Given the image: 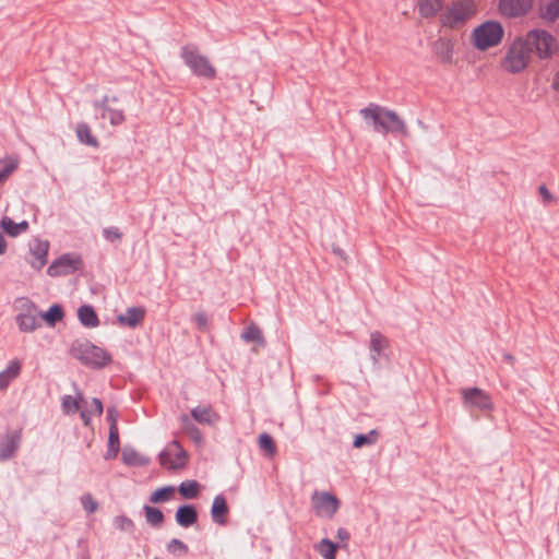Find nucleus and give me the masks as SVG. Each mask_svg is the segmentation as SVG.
<instances>
[{"mask_svg":"<svg viewBox=\"0 0 559 559\" xmlns=\"http://www.w3.org/2000/svg\"><path fill=\"white\" fill-rule=\"evenodd\" d=\"M117 96H104L94 104V107L100 111L102 119H108L111 126H120L126 120L123 109L115 108L110 104L117 103Z\"/></svg>","mask_w":559,"mask_h":559,"instance_id":"15","label":"nucleus"},{"mask_svg":"<svg viewBox=\"0 0 559 559\" xmlns=\"http://www.w3.org/2000/svg\"><path fill=\"white\" fill-rule=\"evenodd\" d=\"M359 114L365 120L371 121L378 132L407 133L405 122L395 111L378 105H370L361 109Z\"/></svg>","mask_w":559,"mask_h":559,"instance_id":"1","label":"nucleus"},{"mask_svg":"<svg viewBox=\"0 0 559 559\" xmlns=\"http://www.w3.org/2000/svg\"><path fill=\"white\" fill-rule=\"evenodd\" d=\"M144 511H145V518H146V521L154 525V526H157V525H160L164 521V514L163 512L157 509V508H154V507H148V506H145L144 507Z\"/></svg>","mask_w":559,"mask_h":559,"instance_id":"38","label":"nucleus"},{"mask_svg":"<svg viewBox=\"0 0 559 559\" xmlns=\"http://www.w3.org/2000/svg\"><path fill=\"white\" fill-rule=\"evenodd\" d=\"M145 311L140 307L129 308L124 314L118 316L117 320L121 325L129 328L138 326L144 319Z\"/></svg>","mask_w":559,"mask_h":559,"instance_id":"21","label":"nucleus"},{"mask_svg":"<svg viewBox=\"0 0 559 559\" xmlns=\"http://www.w3.org/2000/svg\"><path fill=\"white\" fill-rule=\"evenodd\" d=\"M258 445L259 449L270 457H272L276 452V444L273 438L267 433H262L259 436Z\"/></svg>","mask_w":559,"mask_h":559,"instance_id":"34","label":"nucleus"},{"mask_svg":"<svg viewBox=\"0 0 559 559\" xmlns=\"http://www.w3.org/2000/svg\"><path fill=\"white\" fill-rule=\"evenodd\" d=\"M116 526L121 531H129L133 527V523L126 516H118L115 519Z\"/></svg>","mask_w":559,"mask_h":559,"instance_id":"42","label":"nucleus"},{"mask_svg":"<svg viewBox=\"0 0 559 559\" xmlns=\"http://www.w3.org/2000/svg\"><path fill=\"white\" fill-rule=\"evenodd\" d=\"M531 49L540 59H550L559 50L557 38L546 29L536 28L530 31L523 38Z\"/></svg>","mask_w":559,"mask_h":559,"instance_id":"5","label":"nucleus"},{"mask_svg":"<svg viewBox=\"0 0 559 559\" xmlns=\"http://www.w3.org/2000/svg\"><path fill=\"white\" fill-rule=\"evenodd\" d=\"M198 520V513L192 506H182L176 512V522L182 527L193 525Z\"/></svg>","mask_w":559,"mask_h":559,"instance_id":"23","label":"nucleus"},{"mask_svg":"<svg viewBox=\"0 0 559 559\" xmlns=\"http://www.w3.org/2000/svg\"><path fill=\"white\" fill-rule=\"evenodd\" d=\"M503 36L504 28L502 24L495 20H488L472 31L469 41L475 49L486 51L499 46L502 43Z\"/></svg>","mask_w":559,"mask_h":559,"instance_id":"2","label":"nucleus"},{"mask_svg":"<svg viewBox=\"0 0 559 559\" xmlns=\"http://www.w3.org/2000/svg\"><path fill=\"white\" fill-rule=\"evenodd\" d=\"M195 324L200 328V329H205L206 328V324H207V318L205 316V313H202V312H199L194 316L193 318Z\"/></svg>","mask_w":559,"mask_h":559,"instance_id":"48","label":"nucleus"},{"mask_svg":"<svg viewBox=\"0 0 559 559\" xmlns=\"http://www.w3.org/2000/svg\"><path fill=\"white\" fill-rule=\"evenodd\" d=\"M180 55L185 63L195 75L207 80L215 78L216 71L214 67L211 64L207 57L201 55L195 47L185 46Z\"/></svg>","mask_w":559,"mask_h":559,"instance_id":"6","label":"nucleus"},{"mask_svg":"<svg viewBox=\"0 0 559 559\" xmlns=\"http://www.w3.org/2000/svg\"><path fill=\"white\" fill-rule=\"evenodd\" d=\"M19 165L20 157L17 155H9L0 158V185L17 169Z\"/></svg>","mask_w":559,"mask_h":559,"instance_id":"25","label":"nucleus"},{"mask_svg":"<svg viewBox=\"0 0 559 559\" xmlns=\"http://www.w3.org/2000/svg\"><path fill=\"white\" fill-rule=\"evenodd\" d=\"M247 343L252 344L251 350L257 354L265 347L263 333L255 324L251 323L247 326Z\"/></svg>","mask_w":559,"mask_h":559,"instance_id":"24","label":"nucleus"},{"mask_svg":"<svg viewBox=\"0 0 559 559\" xmlns=\"http://www.w3.org/2000/svg\"><path fill=\"white\" fill-rule=\"evenodd\" d=\"M192 417L202 425H215L218 415L210 406H198L191 411Z\"/></svg>","mask_w":559,"mask_h":559,"instance_id":"22","label":"nucleus"},{"mask_svg":"<svg viewBox=\"0 0 559 559\" xmlns=\"http://www.w3.org/2000/svg\"><path fill=\"white\" fill-rule=\"evenodd\" d=\"M175 491H176V488L173 486L158 488L154 492H152V495L150 497V501L153 503L168 501L174 497Z\"/></svg>","mask_w":559,"mask_h":559,"instance_id":"35","label":"nucleus"},{"mask_svg":"<svg viewBox=\"0 0 559 559\" xmlns=\"http://www.w3.org/2000/svg\"><path fill=\"white\" fill-rule=\"evenodd\" d=\"M185 499L197 498L201 491V485L197 480L182 481L178 488Z\"/></svg>","mask_w":559,"mask_h":559,"instance_id":"31","label":"nucleus"},{"mask_svg":"<svg viewBox=\"0 0 559 559\" xmlns=\"http://www.w3.org/2000/svg\"><path fill=\"white\" fill-rule=\"evenodd\" d=\"M80 416L85 426H90L92 416H100L103 413V404L98 399L87 401L83 397L82 407H80Z\"/></svg>","mask_w":559,"mask_h":559,"instance_id":"17","label":"nucleus"},{"mask_svg":"<svg viewBox=\"0 0 559 559\" xmlns=\"http://www.w3.org/2000/svg\"><path fill=\"white\" fill-rule=\"evenodd\" d=\"M16 308L19 313L15 317V322L20 331L32 333L41 325L40 312L31 300L26 298L16 300Z\"/></svg>","mask_w":559,"mask_h":559,"instance_id":"7","label":"nucleus"},{"mask_svg":"<svg viewBox=\"0 0 559 559\" xmlns=\"http://www.w3.org/2000/svg\"><path fill=\"white\" fill-rule=\"evenodd\" d=\"M107 420L109 421L110 427H117L118 412L115 407H109L107 409Z\"/></svg>","mask_w":559,"mask_h":559,"instance_id":"47","label":"nucleus"},{"mask_svg":"<svg viewBox=\"0 0 559 559\" xmlns=\"http://www.w3.org/2000/svg\"><path fill=\"white\" fill-rule=\"evenodd\" d=\"M227 515H228V507H227L226 499L223 496H216L213 500V504L211 508L212 520L215 523L223 525L227 521Z\"/></svg>","mask_w":559,"mask_h":559,"instance_id":"20","label":"nucleus"},{"mask_svg":"<svg viewBox=\"0 0 559 559\" xmlns=\"http://www.w3.org/2000/svg\"><path fill=\"white\" fill-rule=\"evenodd\" d=\"M538 192H539V195L542 197L543 202L545 204H550V203L555 202V197L552 195V193L549 191V189L546 186H544V185L540 186L538 188Z\"/></svg>","mask_w":559,"mask_h":559,"instance_id":"43","label":"nucleus"},{"mask_svg":"<svg viewBox=\"0 0 559 559\" xmlns=\"http://www.w3.org/2000/svg\"><path fill=\"white\" fill-rule=\"evenodd\" d=\"M187 463V453L176 441L166 445L159 454V464L168 469L182 468Z\"/></svg>","mask_w":559,"mask_h":559,"instance_id":"10","label":"nucleus"},{"mask_svg":"<svg viewBox=\"0 0 559 559\" xmlns=\"http://www.w3.org/2000/svg\"><path fill=\"white\" fill-rule=\"evenodd\" d=\"M180 421H181V426H182V429L185 430L186 433L189 435V437L195 442V443H201L202 441V436H201V432L200 430L191 423V420L189 419V417L187 415H182L180 417Z\"/></svg>","mask_w":559,"mask_h":559,"instance_id":"36","label":"nucleus"},{"mask_svg":"<svg viewBox=\"0 0 559 559\" xmlns=\"http://www.w3.org/2000/svg\"><path fill=\"white\" fill-rule=\"evenodd\" d=\"M122 460L128 465H145L148 462L147 459L141 456L134 450H124L122 452Z\"/></svg>","mask_w":559,"mask_h":559,"instance_id":"37","label":"nucleus"},{"mask_svg":"<svg viewBox=\"0 0 559 559\" xmlns=\"http://www.w3.org/2000/svg\"><path fill=\"white\" fill-rule=\"evenodd\" d=\"M538 16L546 23H555L559 17V0H538Z\"/></svg>","mask_w":559,"mask_h":559,"instance_id":"16","label":"nucleus"},{"mask_svg":"<svg viewBox=\"0 0 559 559\" xmlns=\"http://www.w3.org/2000/svg\"><path fill=\"white\" fill-rule=\"evenodd\" d=\"M436 55L442 63L452 62V46L448 40H439L436 43Z\"/></svg>","mask_w":559,"mask_h":559,"instance_id":"33","label":"nucleus"},{"mask_svg":"<svg viewBox=\"0 0 559 559\" xmlns=\"http://www.w3.org/2000/svg\"><path fill=\"white\" fill-rule=\"evenodd\" d=\"M72 356L85 366L103 368L111 362V355L87 340H78L71 346Z\"/></svg>","mask_w":559,"mask_h":559,"instance_id":"3","label":"nucleus"},{"mask_svg":"<svg viewBox=\"0 0 559 559\" xmlns=\"http://www.w3.org/2000/svg\"><path fill=\"white\" fill-rule=\"evenodd\" d=\"M22 364L19 359L11 360L7 368L0 372V391L5 390L10 383L20 376Z\"/></svg>","mask_w":559,"mask_h":559,"instance_id":"18","label":"nucleus"},{"mask_svg":"<svg viewBox=\"0 0 559 559\" xmlns=\"http://www.w3.org/2000/svg\"><path fill=\"white\" fill-rule=\"evenodd\" d=\"M119 452V447H109L108 445V450L105 454V460H112L117 456Z\"/></svg>","mask_w":559,"mask_h":559,"instance_id":"49","label":"nucleus"},{"mask_svg":"<svg viewBox=\"0 0 559 559\" xmlns=\"http://www.w3.org/2000/svg\"><path fill=\"white\" fill-rule=\"evenodd\" d=\"M83 396L79 394L76 397L64 395L61 401V407L64 414L73 415L82 407Z\"/></svg>","mask_w":559,"mask_h":559,"instance_id":"29","label":"nucleus"},{"mask_svg":"<svg viewBox=\"0 0 559 559\" xmlns=\"http://www.w3.org/2000/svg\"><path fill=\"white\" fill-rule=\"evenodd\" d=\"M7 250V241L2 234H0V255L3 254Z\"/></svg>","mask_w":559,"mask_h":559,"instance_id":"51","label":"nucleus"},{"mask_svg":"<svg viewBox=\"0 0 559 559\" xmlns=\"http://www.w3.org/2000/svg\"><path fill=\"white\" fill-rule=\"evenodd\" d=\"M12 452H13V448L8 450V451L0 452V459L4 460V459L10 457Z\"/></svg>","mask_w":559,"mask_h":559,"instance_id":"52","label":"nucleus"},{"mask_svg":"<svg viewBox=\"0 0 559 559\" xmlns=\"http://www.w3.org/2000/svg\"><path fill=\"white\" fill-rule=\"evenodd\" d=\"M75 133H76L78 140L81 143H83L87 146H92V147L99 146V142H98L97 138L92 133V129L87 123H85V122L78 123V126L75 127Z\"/></svg>","mask_w":559,"mask_h":559,"instance_id":"26","label":"nucleus"},{"mask_svg":"<svg viewBox=\"0 0 559 559\" xmlns=\"http://www.w3.org/2000/svg\"><path fill=\"white\" fill-rule=\"evenodd\" d=\"M49 242L39 238H33L28 243V264L36 271H40L47 263Z\"/></svg>","mask_w":559,"mask_h":559,"instance_id":"14","label":"nucleus"},{"mask_svg":"<svg viewBox=\"0 0 559 559\" xmlns=\"http://www.w3.org/2000/svg\"><path fill=\"white\" fill-rule=\"evenodd\" d=\"M531 59V49L527 47V43L522 37H518L508 47L501 60V67L509 73L518 74L528 67Z\"/></svg>","mask_w":559,"mask_h":559,"instance_id":"4","label":"nucleus"},{"mask_svg":"<svg viewBox=\"0 0 559 559\" xmlns=\"http://www.w3.org/2000/svg\"><path fill=\"white\" fill-rule=\"evenodd\" d=\"M104 234H105L106 239H108L110 241H115V240H118L121 238V234L119 233V230L114 227L105 229Z\"/></svg>","mask_w":559,"mask_h":559,"instance_id":"46","label":"nucleus"},{"mask_svg":"<svg viewBox=\"0 0 559 559\" xmlns=\"http://www.w3.org/2000/svg\"><path fill=\"white\" fill-rule=\"evenodd\" d=\"M0 228L10 237H17L28 230V222L15 223L11 217L3 216L0 221Z\"/></svg>","mask_w":559,"mask_h":559,"instance_id":"19","label":"nucleus"},{"mask_svg":"<svg viewBox=\"0 0 559 559\" xmlns=\"http://www.w3.org/2000/svg\"><path fill=\"white\" fill-rule=\"evenodd\" d=\"M386 346V340L380 333L374 332L371 334V349L377 354H380Z\"/></svg>","mask_w":559,"mask_h":559,"instance_id":"40","label":"nucleus"},{"mask_svg":"<svg viewBox=\"0 0 559 559\" xmlns=\"http://www.w3.org/2000/svg\"><path fill=\"white\" fill-rule=\"evenodd\" d=\"M443 0H419L418 11L423 17L435 16L442 8Z\"/></svg>","mask_w":559,"mask_h":559,"instance_id":"28","label":"nucleus"},{"mask_svg":"<svg viewBox=\"0 0 559 559\" xmlns=\"http://www.w3.org/2000/svg\"><path fill=\"white\" fill-rule=\"evenodd\" d=\"M477 13V5L473 0H461L454 2L441 15V22L444 26L456 27Z\"/></svg>","mask_w":559,"mask_h":559,"instance_id":"8","label":"nucleus"},{"mask_svg":"<svg viewBox=\"0 0 559 559\" xmlns=\"http://www.w3.org/2000/svg\"><path fill=\"white\" fill-rule=\"evenodd\" d=\"M337 538L342 542H347L349 539V533L345 528H338Z\"/></svg>","mask_w":559,"mask_h":559,"instance_id":"50","label":"nucleus"},{"mask_svg":"<svg viewBox=\"0 0 559 559\" xmlns=\"http://www.w3.org/2000/svg\"><path fill=\"white\" fill-rule=\"evenodd\" d=\"M314 549L324 558V559H335L337 545L332 543L328 538L321 539L316 546Z\"/></svg>","mask_w":559,"mask_h":559,"instance_id":"30","label":"nucleus"},{"mask_svg":"<svg viewBox=\"0 0 559 559\" xmlns=\"http://www.w3.org/2000/svg\"><path fill=\"white\" fill-rule=\"evenodd\" d=\"M82 265L83 262L79 254H62L51 262L47 269V274L51 277L66 276L80 270Z\"/></svg>","mask_w":559,"mask_h":559,"instance_id":"9","label":"nucleus"},{"mask_svg":"<svg viewBox=\"0 0 559 559\" xmlns=\"http://www.w3.org/2000/svg\"><path fill=\"white\" fill-rule=\"evenodd\" d=\"M81 503L84 510L88 513H93L98 509V503L91 493H85L81 497Z\"/></svg>","mask_w":559,"mask_h":559,"instance_id":"41","label":"nucleus"},{"mask_svg":"<svg viewBox=\"0 0 559 559\" xmlns=\"http://www.w3.org/2000/svg\"><path fill=\"white\" fill-rule=\"evenodd\" d=\"M108 445L109 447H119L118 427H109Z\"/></svg>","mask_w":559,"mask_h":559,"instance_id":"45","label":"nucleus"},{"mask_svg":"<svg viewBox=\"0 0 559 559\" xmlns=\"http://www.w3.org/2000/svg\"><path fill=\"white\" fill-rule=\"evenodd\" d=\"M78 317H79L80 322L85 328L93 329V328H96L99 325V319H98L95 310L93 309V307L90 305L81 306L78 310Z\"/></svg>","mask_w":559,"mask_h":559,"instance_id":"27","label":"nucleus"},{"mask_svg":"<svg viewBox=\"0 0 559 559\" xmlns=\"http://www.w3.org/2000/svg\"><path fill=\"white\" fill-rule=\"evenodd\" d=\"M311 501L316 513L328 519L333 518L340 507V500L334 495L324 491H316Z\"/></svg>","mask_w":559,"mask_h":559,"instance_id":"11","label":"nucleus"},{"mask_svg":"<svg viewBox=\"0 0 559 559\" xmlns=\"http://www.w3.org/2000/svg\"><path fill=\"white\" fill-rule=\"evenodd\" d=\"M535 0H499L498 12L507 19L525 16L534 7Z\"/></svg>","mask_w":559,"mask_h":559,"instance_id":"12","label":"nucleus"},{"mask_svg":"<svg viewBox=\"0 0 559 559\" xmlns=\"http://www.w3.org/2000/svg\"><path fill=\"white\" fill-rule=\"evenodd\" d=\"M461 396L465 407H474L479 411H490L493 408L490 396L478 388L462 389Z\"/></svg>","mask_w":559,"mask_h":559,"instance_id":"13","label":"nucleus"},{"mask_svg":"<svg viewBox=\"0 0 559 559\" xmlns=\"http://www.w3.org/2000/svg\"><path fill=\"white\" fill-rule=\"evenodd\" d=\"M168 550L171 552H186L187 546L179 539H171L167 546Z\"/></svg>","mask_w":559,"mask_h":559,"instance_id":"44","label":"nucleus"},{"mask_svg":"<svg viewBox=\"0 0 559 559\" xmlns=\"http://www.w3.org/2000/svg\"><path fill=\"white\" fill-rule=\"evenodd\" d=\"M63 319V310L61 306L53 305L46 312L40 313V321L44 320L48 325L53 326Z\"/></svg>","mask_w":559,"mask_h":559,"instance_id":"32","label":"nucleus"},{"mask_svg":"<svg viewBox=\"0 0 559 559\" xmlns=\"http://www.w3.org/2000/svg\"><path fill=\"white\" fill-rule=\"evenodd\" d=\"M378 437V433L376 431H371L369 436L366 435H358L354 439V447L355 448H361L366 444H372L376 442Z\"/></svg>","mask_w":559,"mask_h":559,"instance_id":"39","label":"nucleus"}]
</instances>
